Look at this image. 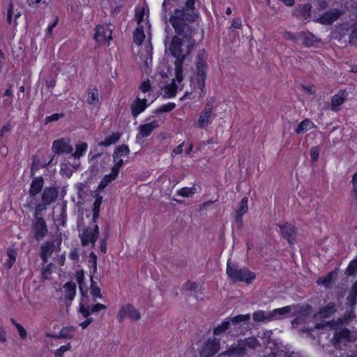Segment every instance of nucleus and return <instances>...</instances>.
I'll return each mask as SVG.
<instances>
[{
    "instance_id": "nucleus-1",
    "label": "nucleus",
    "mask_w": 357,
    "mask_h": 357,
    "mask_svg": "<svg viewBox=\"0 0 357 357\" xmlns=\"http://www.w3.org/2000/svg\"><path fill=\"white\" fill-rule=\"evenodd\" d=\"M199 14L195 8V0H186L181 8H175L169 17L174 32L185 38L192 37L193 29L190 24L196 22Z\"/></svg>"
},
{
    "instance_id": "nucleus-2",
    "label": "nucleus",
    "mask_w": 357,
    "mask_h": 357,
    "mask_svg": "<svg viewBox=\"0 0 357 357\" xmlns=\"http://www.w3.org/2000/svg\"><path fill=\"white\" fill-rule=\"evenodd\" d=\"M208 54L203 49L198 52L195 58V69L190 77L191 91H185L181 99H202L206 94V80L208 71Z\"/></svg>"
},
{
    "instance_id": "nucleus-3",
    "label": "nucleus",
    "mask_w": 357,
    "mask_h": 357,
    "mask_svg": "<svg viewBox=\"0 0 357 357\" xmlns=\"http://www.w3.org/2000/svg\"><path fill=\"white\" fill-rule=\"evenodd\" d=\"M226 273L228 278L234 282H243L251 284L256 278V274L247 267L240 268L236 263L229 259L227 262Z\"/></svg>"
},
{
    "instance_id": "nucleus-4",
    "label": "nucleus",
    "mask_w": 357,
    "mask_h": 357,
    "mask_svg": "<svg viewBox=\"0 0 357 357\" xmlns=\"http://www.w3.org/2000/svg\"><path fill=\"white\" fill-rule=\"evenodd\" d=\"M100 234L99 227L97 224L91 222L89 226L84 228L79 236L81 244L83 247H86L89 244L95 245Z\"/></svg>"
},
{
    "instance_id": "nucleus-5",
    "label": "nucleus",
    "mask_w": 357,
    "mask_h": 357,
    "mask_svg": "<svg viewBox=\"0 0 357 357\" xmlns=\"http://www.w3.org/2000/svg\"><path fill=\"white\" fill-rule=\"evenodd\" d=\"M250 319V314H238L234 317L226 318L221 324H218L213 329V335H220L229 329L231 324L237 325L241 322H248Z\"/></svg>"
},
{
    "instance_id": "nucleus-6",
    "label": "nucleus",
    "mask_w": 357,
    "mask_h": 357,
    "mask_svg": "<svg viewBox=\"0 0 357 357\" xmlns=\"http://www.w3.org/2000/svg\"><path fill=\"white\" fill-rule=\"evenodd\" d=\"M48 228L44 218H33L31 225V234L38 242L41 241L47 234Z\"/></svg>"
},
{
    "instance_id": "nucleus-7",
    "label": "nucleus",
    "mask_w": 357,
    "mask_h": 357,
    "mask_svg": "<svg viewBox=\"0 0 357 357\" xmlns=\"http://www.w3.org/2000/svg\"><path fill=\"white\" fill-rule=\"evenodd\" d=\"M277 225L280 228L282 237L287 241L289 246H293L296 243L297 237V228L296 226L289 222H284Z\"/></svg>"
},
{
    "instance_id": "nucleus-8",
    "label": "nucleus",
    "mask_w": 357,
    "mask_h": 357,
    "mask_svg": "<svg viewBox=\"0 0 357 357\" xmlns=\"http://www.w3.org/2000/svg\"><path fill=\"white\" fill-rule=\"evenodd\" d=\"M89 263L93 268V274L90 275V293L94 298H102L101 289L93 280V275L97 272V256L93 252L89 254Z\"/></svg>"
},
{
    "instance_id": "nucleus-9",
    "label": "nucleus",
    "mask_w": 357,
    "mask_h": 357,
    "mask_svg": "<svg viewBox=\"0 0 357 357\" xmlns=\"http://www.w3.org/2000/svg\"><path fill=\"white\" fill-rule=\"evenodd\" d=\"M38 169V168L35 166L34 162H33L31 167V176L33 177V180L29 190V195L30 197H35L42 191L44 187L45 180L43 177L41 176L34 177L35 173Z\"/></svg>"
},
{
    "instance_id": "nucleus-10",
    "label": "nucleus",
    "mask_w": 357,
    "mask_h": 357,
    "mask_svg": "<svg viewBox=\"0 0 357 357\" xmlns=\"http://www.w3.org/2000/svg\"><path fill=\"white\" fill-rule=\"evenodd\" d=\"M126 317L131 320L137 321L141 318V314L138 310L131 304H126L120 308L116 319L119 323L123 321Z\"/></svg>"
},
{
    "instance_id": "nucleus-11",
    "label": "nucleus",
    "mask_w": 357,
    "mask_h": 357,
    "mask_svg": "<svg viewBox=\"0 0 357 357\" xmlns=\"http://www.w3.org/2000/svg\"><path fill=\"white\" fill-rule=\"evenodd\" d=\"M183 45V43L181 38H178L177 36L172 37L169 50L172 55L176 59L175 61L180 60L181 61L185 59L186 54L183 53L182 50Z\"/></svg>"
},
{
    "instance_id": "nucleus-12",
    "label": "nucleus",
    "mask_w": 357,
    "mask_h": 357,
    "mask_svg": "<svg viewBox=\"0 0 357 357\" xmlns=\"http://www.w3.org/2000/svg\"><path fill=\"white\" fill-rule=\"evenodd\" d=\"M220 348V339L208 338L202 348L201 355L203 357H211L218 353Z\"/></svg>"
},
{
    "instance_id": "nucleus-13",
    "label": "nucleus",
    "mask_w": 357,
    "mask_h": 357,
    "mask_svg": "<svg viewBox=\"0 0 357 357\" xmlns=\"http://www.w3.org/2000/svg\"><path fill=\"white\" fill-rule=\"evenodd\" d=\"M331 341L335 347H340L342 343L346 344L352 342L351 333L347 328H340L335 331Z\"/></svg>"
},
{
    "instance_id": "nucleus-14",
    "label": "nucleus",
    "mask_w": 357,
    "mask_h": 357,
    "mask_svg": "<svg viewBox=\"0 0 357 357\" xmlns=\"http://www.w3.org/2000/svg\"><path fill=\"white\" fill-rule=\"evenodd\" d=\"M112 32L104 25L98 24L95 28L93 39L99 44H106L112 40Z\"/></svg>"
},
{
    "instance_id": "nucleus-15",
    "label": "nucleus",
    "mask_w": 357,
    "mask_h": 357,
    "mask_svg": "<svg viewBox=\"0 0 357 357\" xmlns=\"http://www.w3.org/2000/svg\"><path fill=\"white\" fill-rule=\"evenodd\" d=\"M107 306L102 303H96L92 305H89L87 302H85L84 298H82L79 303V312L82 314L84 317H88L91 314L98 312L101 310H105Z\"/></svg>"
},
{
    "instance_id": "nucleus-16",
    "label": "nucleus",
    "mask_w": 357,
    "mask_h": 357,
    "mask_svg": "<svg viewBox=\"0 0 357 357\" xmlns=\"http://www.w3.org/2000/svg\"><path fill=\"white\" fill-rule=\"evenodd\" d=\"M59 195L57 186L46 187L41 193V202L43 204L50 206L54 203Z\"/></svg>"
},
{
    "instance_id": "nucleus-17",
    "label": "nucleus",
    "mask_w": 357,
    "mask_h": 357,
    "mask_svg": "<svg viewBox=\"0 0 357 357\" xmlns=\"http://www.w3.org/2000/svg\"><path fill=\"white\" fill-rule=\"evenodd\" d=\"M348 93L346 90L340 89L331 98V110L339 112L341 110L342 105L347 100Z\"/></svg>"
},
{
    "instance_id": "nucleus-18",
    "label": "nucleus",
    "mask_w": 357,
    "mask_h": 357,
    "mask_svg": "<svg viewBox=\"0 0 357 357\" xmlns=\"http://www.w3.org/2000/svg\"><path fill=\"white\" fill-rule=\"evenodd\" d=\"M52 149L54 153L59 155L61 153L68 154L73 150L68 139L65 138H60L54 140L52 143Z\"/></svg>"
},
{
    "instance_id": "nucleus-19",
    "label": "nucleus",
    "mask_w": 357,
    "mask_h": 357,
    "mask_svg": "<svg viewBox=\"0 0 357 357\" xmlns=\"http://www.w3.org/2000/svg\"><path fill=\"white\" fill-rule=\"evenodd\" d=\"M342 12L339 9L333 8L321 15L317 22L321 24H332L340 18Z\"/></svg>"
},
{
    "instance_id": "nucleus-20",
    "label": "nucleus",
    "mask_w": 357,
    "mask_h": 357,
    "mask_svg": "<svg viewBox=\"0 0 357 357\" xmlns=\"http://www.w3.org/2000/svg\"><path fill=\"white\" fill-rule=\"evenodd\" d=\"M312 6L310 3L299 4L292 10V15L301 20H307L310 17Z\"/></svg>"
},
{
    "instance_id": "nucleus-21",
    "label": "nucleus",
    "mask_w": 357,
    "mask_h": 357,
    "mask_svg": "<svg viewBox=\"0 0 357 357\" xmlns=\"http://www.w3.org/2000/svg\"><path fill=\"white\" fill-rule=\"evenodd\" d=\"M148 100L146 98H136L130 105L131 114L133 118H137L148 107Z\"/></svg>"
},
{
    "instance_id": "nucleus-22",
    "label": "nucleus",
    "mask_w": 357,
    "mask_h": 357,
    "mask_svg": "<svg viewBox=\"0 0 357 357\" xmlns=\"http://www.w3.org/2000/svg\"><path fill=\"white\" fill-rule=\"evenodd\" d=\"M63 298L65 299L66 304L69 305L71 304L72 301L74 300L76 296V284L73 282H66L63 286Z\"/></svg>"
},
{
    "instance_id": "nucleus-23",
    "label": "nucleus",
    "mask_w": 357,
    "mask_h": 357,
    "mask_svg": "<svg viewBox=\"0 0 357 357\" xmlns=\"http://www.w3.org/2000/svg\"><path fill=\"white\" fill-rule=\"evenodd\" d=\"M55 245L52 241H45L40 247V257L43 263L46 264L48 258L52 255L54 251Z\"/></svg>"
},
{
    "instance_id": "nucleus-24",
    "label": "nucleus",
    "mask_w": 357,
    "mask_h": 357,
    "mask_svg": "<svg viewBox=\"0 0 357 357\" xmlns=\"http://www.w3.org/2000/svg\"><path fill=\"white\" fill-rule=\"evenodd\" d=\"M212 114L209 112L202 110L197 120L195 122V127L204 129L208 126L212 122Z\"/></svg>"
},
{
    "instance_id": "nucleus-25",
    "label": "nucleus",
    "mask_w": 357,
    "mask_h": 357,
    "mask_svg": "<svg viewBox=\"0 0 357 357\" xmlns=\"http://www.w3.org/2000/svg\"><path fill=\"white\" fill-rule=\"evenodd\" d=\"M158 126V121L155 120L148 123L140 125L138 128L139 132L137 137L143 138L148 137L151 135L154 129Z\"/></svg>"
},
{
    "instance_id": "nucleus-26",
    "label": "nucleus",
    "mask_w": 357,
    "mask_h": 357,
    "mask_svg": "<svg viewBox=\"0 0 357 357\" xmlns=\"http://www.w3.org/2000/svg\"><path fill=\"white\" fill-rule=\"evenodd\" d=\"M299 41L307 47L313 46L318 42L317 38L309 31H301L298 33Z\"/></svg>"
},
{
    "instance_id": "nucleus-27",
    "label": "nucleus",
    "mask_w": 357,
    "mask_h": 357,
    "mask_svg": "<svg viewBox=\"0 0 357 357\" xmlns=\"http://www.w3.org/2000/svg\"><path fill=\"white\" fill-rule=\"evenodd\" d=\"M291 306L287 305L282 307L275 308L268 313L269 320H279L291 312Z\"/></svg>"
},
{
    "instance_id": "nucleus-28",
    "label": "nucleus",
    "mask_w": 357,
    "mask_h": 357,
    "mask_svg": "<svg viewBox=\"0 0 357 357\" xmlns=\"http://www.w3.org/2000/svg\"><path fill=\"white\" fill-rule=\"evenodd\" d=\"M248 198L247 197H244L242 198L238 208L236 211V217L235 220L237 222H242V218L244 214H245L248 211Z\"/></svg>"
},
{
    "instance_id": "nucleus-29",
    "label": "nucleus",
    "mask_w": 357,
    "mask_h": 357,
    "mask_svg": "<svg viewBox=\"0 0 357 357\" xmlns=\"http://www.w3.org/2000/svg\"><path fill=\"white\" fill-rule=\"evenodd\" d=\"M310 306L307 305L305 308L302 307L296 314L295 318L292 320L293 325H301L305 321L309 314Z\"/></svg>"
},
{
    "instance_id": "nucleus-30",
    "label": "nucleus",
    "mask_w": 357,
    "mask_h": 357,
    "mask_svg": "<svg viewBox=\"0 0 357 357\" xmlns=\"http://www.w3.org/2000/svg\"><path fill=\"white\" fill-rule=\"evenodd\" d=\"M99 101V93L96 86H89L87 90L86 102L90 105H94Z\"/></svg>"
},
{
    "instance_id": "nucleus-31",
    "label": "nucleus",
    "mask_w": 357,
    "mask_h": 357,
    "mask_svg": "<svg viewBox=\"0 0 357 357\" xmlns=\"http://www.w3.org/2000/svg\"><path fill=\"white\" fill-rule=\"evenodd\" d=\"M121 135L118 132H112L111 135L106 137L103 141L98 142V145L99 146L104 147L109 146L110 145L114 144L116 142H118L121 138Z\"/></svg>"
},
{
    "instance_id": "nucleus-32",
    "label": "nucleus",
    "mask_w": 357,
    "mask_h": 357,
    "mask_svg": "<svg viewBox=\"0 0 357 357\" xmlns=\"http://www.w3.org/2000/svg\"><path fill=\"white\" fill-rule=\"evenodd\" d=\"M337 311V305L334 302H330L326 304L325 306L321 307L319 309V314L322 317H329L332 314H335Z\"/></svg>"
},
{
    "instance_id": "nucleus-33",
    "label": "nucleus",
    "mask_w": 357,
    "mask_h": 357,
    "mask_svg": "<svg viewBox=\"0 0 357 357\" xmlns=\"http://www.w3.org/2000/svg\"><path fill=\"white\" fill-rule=\"evenodd\" d=\"M336 275L337 273L335 271H331L325 277L318 278L317 283V284L322 285L326 288H330L333 283L334 277Z\"/></svg>"
},
{
    "instance_id": "nucleus-34",
    "label": "nucleus",
    "mask_w": 357,
    "mask_h": 357,
    "mask_svg": "<svg viewBox=\"0 0 357 357\" xmlns=\"http://www.w3.org/2000/svg\"><path fill=\"white\" fill-rule=\"evenodd\" d=\"M8 259L4 264V266L6 269H10L16 261L17 251L13 247H9L6 250Z\"/></svg>"
},
{
    "instance_id": "nucleus-35",
    "label": "nucleus",
    "mask_w": 357,
    "mask_h": 357,
    "mask_svg": "<svg viewBox=\"0 0 357 357\" xmlns=\"http://www.w3.org/2000/svg\"><path fill=\"white\" fill-rule=\"evenodd\" d=\"M315 127L314 123L309 119L303 120L295 130L296 134H302Z\"/></svg>"
},
{
    "instance_id": "nucleus-36",
    "label": "nucleus",
    "mask_w": 357,
    "mask_h": 357,
    "mask_svg": "<svg viewBox=\"0 0 357 357\" xmlns=\"http://www.w3.org/2000/svg\"><path fill=\"white\" fill-rule=\"evenodd\" d=\"M229 353L236 357H243L245 354V349L243 343L239 340L236 345H231L229 349Z\"/></svg>"
},
{
    "instance_id": "nucleus-37",
    "label": "nucleus",
    "mask_w": 357,
    "mask_h": 357,
    "mask_svg": "<svg viewBox=\"0 0 357 357\" xmlns=\"http://www.w3.org/2000/svg\"><path fill=\"white\" fill-rule=\"evenodd\" d=\"M102 202V197L101 196H97L95 199V201L93 204V217L92 222L93 223H96L99 218L100 215V208Z\"/></svg>"
},
{
    "instance_id": "nucleus-38",
    "label": "nucleus",
    "mask_w": 357,
    "mask_h": 357,
    "mask_svg": "<svg viewBox=\"0 0 357 357\" xmlns=\"http://www.w3.org/2000/svg\"><path fill=\"white\" fill-rule=\"evenodd\" d=\"M145 39L144 27L138 26L133 32V40L137 45H142Z\"/></svg>"
},
{
    "instance_id": "nucleus-39",
    "label": "nucleus",
    "mask_w": 357,
    "mask_h": 357,
    "mask_svg": "<svg viewBox=\"0 0 357 357\" xmlns=\"http://www.w3.org/2000/svg\"><path fill=\"white\" fill-rule=\"evenodd\" d=\"M88 149L86 142H79L75 145V151L73 154L75 158H79L84 155Z\"/></svg>"
},
{
    "instance_id": "nucleus-40",
    "label": "nucleus",
    "mask_w": 357,
    "mask_h": 357,
    "mask_svg": "<svg viewBox=\"0 0 357 357\" xmlns=\"http://www.w3.org/2000/svg\"><path fill=\"white\" fill-rule=\"evenodd\" d=\"M184 61H174V67H175V79L177 82L180 83L183 79V66Z\"/></svg>"
},
{
    "instance_id": "nucleus-41",
    "label": "nucleus",
    "mask_w": 357,
    "mask_h": 357,
    "mask_svg": "<svg viewBox=\"0 0 357 357\" xmlns=\"http://www.w3.org/2000/svg\"><path fill=\"white\" fill-rule=\"evenodd\" d=\"M176 107V104L174 102H167L166 104H163L158 107L157 109L154 110V114L156 115L161 114L165 112H169L174 110Z\"/></svg>"
},
{
    "instance_id": "nucleus-42",
    "label": "nucleus",
    "mask_w": 357,
    "mask_h": 357,
    "mask_svg": "<svg viewBox=\"0 0 357 357\" xmlns=\"http://www.w3.org/2000/svg\"><path fill=\"white\" fill-rule=\"evenodd\" d=\"M355 316V312L354 310H350L349 312H345L343 316L338 317L335 321V323L338 325H344L347 324L350 320H351Z\"/></svg>"
},
{
    "instance_id": "nucleus-43",
    "label": "nucleus",
    "mask_w": 357,
    "mask_h": 357,
    "mask_svg": "<svg viewBox=\"0 0 357 357\" xmlns=\"http://www.w3.org/2000/svg\"><path fill=\"white\" fill-rule=\"evenodd\" d=\"M196 193V188L193 185L192 187H183L177 191V195L182 197H190Z\"/></svg>"
},
{
    "instance_id": "nucleus-44",
    "label": "nucleus",
    "mask_w": 357,
    "mask_h": 357,
    "mask_svg": "<svg viewBox=\"0 0 357 357\" xmlns=\"http://www.w3.org/2000/svg\"><path fill=\"white\" fill-rule=\"evenodd\" d=\"M116 178L112 176L111 174H107L103 176V178L100 180L98 189L99 190H104L109 183H111Z\"/></svg>"
},
{
    "instance_id": "nucleus-45",
    "label": "nucleus",
    "mask_w": 357,
    "mask_h": 357,
    "mask_svg": "<svg viewBox=\"0 0 357 357\" xmlns=\"http://www.w3.org/2000/svg\"><path fill=\"white\" fill-rule=\"evenodd\" d=\"M252 318L255 321L260 322V321H270L268 319V314H266L264 310H257L255 311L252 314Z\"/></svg>"
},
{
    "instance_id": "nucleus-46",
    "label": "nucleus",
    "mask_w": 357,
    "mask_h": 357,
    "mask_svg": "<svg viewBox=\"0 0 357 357\" xmlns=\"http://www.w3.org/2000/svg\"><path fill=\"white\" fill-rule=\"evenodd\" d=\"M241 342L244 345L245 350L247 348L254 349L258 345V341L255 337L245 338L243 340H241Z\"/></svg>"
},
{
    "instance_id": "nucleus-47",
    "label": "nucleus",
    "mask_w": 357,
    "mask_h": 357,
    "mask_svg": "<svg viewBox=\"0 0 357 357\" xmlns=\"http://www.w3.org/2000/svg\"><path fill=\"white\" fill-rule=\"evenodd\" d=\"M130 151L128 146H127L126 144H121V145L117 146L115 148L113 154L121 157V156L128 155L130 153Z\"/></svg>"
},
{
    "instance_id": "nucleus-48",
    "label": "nucleus",
    "mask_w": 357,
    "mask_h": 357,
    "mask_svg": "<svg viewBox=\"0 0 357 357\" xmlns=\"http://www.w3.org/2000/svg\"><path fill=\"white\" fill-rule=\"evenodd\" d=\"M10 322L15 326L17 328L19 335L22 339H26L27 337V333L25 328L19 323L16 322L15 319L13 318H10Z\"/></svg>"
},
{
    "instance_id": "nucleus-49",
    "label": "nucleus",
    "mask_w": 357,
    "mask_h": 357,
    "mask_svg": "<svg viewBox=\"0 0 357 357\" xmlns=\"http://www.w3.org/2000/svg\"><path fill=\"white\" fill-rule=\"evenodd\" d=\"M65 116V114L63 112L61 113H54L50 116H46L44 119V123L45 125L51 123L59 121L60 119L63 118Z\"/></svg>"
},
{
    "instance_id": "nucleus-50",
    "label": "nucleus",
    "mask_w": 357,
    "mask_h": 357,
    "mask_svg": "<svg viewBox=\"0 0 357 357\" xmlns=\"http://www.w3.org/2000/svg\"><path fill=\"white\" fill-rule=\"evenodd\" d=\"M109 238V231L107 230V232H105L104 236L100 240V252L103 254H106L107 251V242Z\"/></svg>"
},
{
    "instance_id": "nucleus-51",
    "label": "nucleus",
    "mask_w": 357,
    "mask_h": 357,
    "mask_svg": "<svg viewBox=\"0 0 357 357\" xmlns=\"http://www.w3.org/2000/svg\"><path fill=\"white\" fill-rule=\"evenodd\" d=\"M13 91L12 89V85H10L7 89H5L3 92V97H8V98L3 99V104L11 105L13 102Z\"/></svg>"
},
{
    "instance_id": "nucleus-52",
    "label": "nucleus",
    "mask_w": 357,
    "mask_h": 357,
    "mask_svg": "<svg viewBox=\"0 0 357 357\" xmlns=\"http://www.w3.org/2000/svg\"><path fill=\"white\" fill-rule=\"evenodd\" d=\"M346 273L348 275H354L357 273V259L351 260L347 266Z\"/></svg>"
},
{
    "instance_id": "nucleus-53",
    "label": "nucleus",
    "mask_w": 357,
    "mask_h": 357,
    "mask_svg": "<svg viewBox=\"0 0 357 357\" xmlns=\"http://www.w3.org/2000/svg\"><path fill=\"white\" fill-rule=\"evenodd\" d=\"M165 89V92L169 98H174L176 96L177 92V86L174 82L167 85Z\"/></svg>"
},
{
    "instance_id": "nucleus-54",
    "label": "nucleus",
    "mask_w": 357,
    "mask_h": 357,
    "mask_svg": "<svg viewBox=\"0 0 357 357\" xmlns=\"http://www.w3.org/2000/svg\"><path fill=\"white\" fill-rule=\"evenodd\" d=\"M47 205L43 204V202L38 204L36 206L35 211L33 213V218H43L41 217V213L43 211L46 209Z\"/></svg>"
},
{
    "instance_id": "nucleus-55",
    "label": "nucleus",
    "mask_w": 357,
    "mask_h": 357,
    "mask_svg": "<svg viewBox=\"0 0 357 357\" xmlns=\"http://www.w3.org/2000/svg\"><path fill=\"white\" fill-rule=\"evenodd\" d=\"M52 264L50 263L45 267H44L41 272V278L43 280H49L52 273Z\"/></svg>"
},
{
    "instance_id": "nucleus-56",
    "label": "nucleus",
    "mask_w": 357,
    "mask_h": 357,
    "mask_svg": "<svg viewBox=\"0 0 357 357\" xmlns=\"http://www.w3.org/2000/svg\"><path fill=\"white\" fill-rule=\"evenodd\" d=\"M71 349L70 343H68L65 345H61L59 349H57L54 353L55 357H62L63 354Z\"/></svg>"
},
{
    "instance_id": "nucleus-57",
    "label": "nucleus",
    "mask_w": 357,
    "mask_h": 357,
    "mask_svg": "<svg viewBox=\"0 0 357 357\" xmlns=\"http://www.w3.org/2000/svg\"><path fill=\"white\" fill-rule=\"evenodd\" d=\"M351 31L349 36L350 43L357 40V20L351 24Z\"/></svg>"
},
{
    "instance_id": "nucleus-58",
    "label": "nucleus",
    "mask_w": 357,
    "mask_h": 357,
    "mask_svg": "<svg viewBox=\"0 0 357 357\" xmlns=\"http://www.w3.org/2000/svg\"><path fill=\"white\" fill-rule=\"evenodd\" d=\"M284 37L289 40H291L294 43H298L299 42V37H298V33H294L290 31H285L284 33Z\"/></svg>"
},
{
    "instance_id": "nucleus-59",
    "label": "nucleus",
    "mask_w": 357,
    "mask_h": 357,
    "mask_svg": "<svg viewBox=\"0 0 357 357\" xmlns=\"http://www.w3.org/2000/svg\"><path fill=\"white\" fill-rule=\"evenodd\" d=\"M319 149L318 146H313L310 149V155L312 162H317L319 158Z\"/></svg>"
},
{
    "instance_id": "nucleus-60",
    "label": "nucleus",
    "mask_w": 357,
    "mask_h": 357,
    "mask_svg": "<svg viewBox=\"0 0 357 357\" xmlns=\"http://www.w3.org/2000/svg\"><path fill=\"white\" fill-rule=\"evenodd\" d=\"M347 299L349 306L351 307V310H354L355 309V307L356 306V303H357V295L349 294Z\"/></svg>"
},
{
    "instance_id": "nucleus-61",
    "label": "nucleus",
    "mask_w": 357,
    "mask_h": 357,
    "mask_svg": "<svg viewBox=\"0 0 357 357\" xmlns=\"http://www.w3.org/2000/svg\"><path fill=\"white\" fill-rule=\"evenodd\" d=\"M139 89L143 93L149 92L151 89V82L149 79L145 81H143L139 86Z\"/></svg>"
},
{
    "instance_id": "nucleus-62",
    "label": "nucleus",
    "mask_w": 357,
    "mask_h": 357,
    "mask_svg": "<svg viewBox=\"0 0 357 357\" xmlns=\"http://www.w3.org/2000/svg\"><path fill=\"white\" fill-rule=\"evenodd\" d=\"M12 129L13 127L10 123H6V124H4L0 130V137L2 138L5 137L6 134L11 132Z\"/></svg>"
},
{
    "instance_id": "nucleus-63",
    "label": "nucleus",
    "mask_w": 357,
    "mask_h": 357,
    "mask_svg": "<svg viewBox=\"0 0 357 357\" xmlns=\"http://www.w3.org/2000/svg\"><path fill=\"white\" fill-rule=\"evenodd\" d=\"M59 22V17H56L54 22L51 23L45 30V34L47 36H51L52 35L53 29L57 25Z\"/></svg>"
},
{
    "instance_id": "nucleus-64",
    "label": "nucleus",
    "mask_w": 357,
    "mask_h": 357,
    "mask_svg": "<svg viewBox=\"0 0 357 357\" xmlns=\"http://www.w3.org/2000/svg\"><path fill=\"white\" fill-rule=\"evenodd\" d=\"M75 278L76 280L78 283L79 286L82 285V282L84 281L85 275H84V271L83 269H80L76 271L75 273Z\"/></svg>"
}]
</instances>
